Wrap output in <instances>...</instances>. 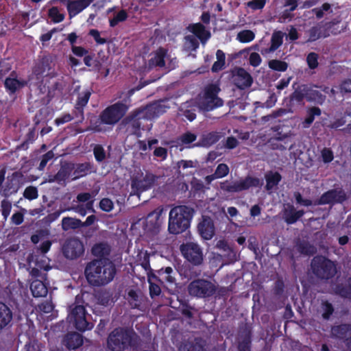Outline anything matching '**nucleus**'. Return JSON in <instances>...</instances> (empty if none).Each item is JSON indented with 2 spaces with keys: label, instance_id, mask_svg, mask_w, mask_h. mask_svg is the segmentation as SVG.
I'll return each instance as SVG.
<instances>
[{
  "label": "nucleus",
  "instance_id": "f257e3e1",
  "mask_svg": "<svg viewBox=\"0 0 351 351\" xmlns=\"http://www.w3.org/2000/svg\"><path fill=\"white\" fill-rule=\"evenodd\" d=\"M117 269L109 258H96L88 263L84 274L88 282L94 287L104 286L114 279Z\"/></svg>",
  "mask_w": 351,
  "mask_h": 351
},
{
  "label": "nucleus",
  "instance_id": "f03ea898",
  "mask_svg": "<svg viewBox=\"0 0 351 351\" xmlns=\"http://www.w3.org/2000/svg\"><path fill=\"white\" fill-rule=\"evenodd\" d=\"M139 337L133 330L125 327L114 328L107 338V348L110 351H125L138 346Z\"/></svg>",
  "mask_w": 351,
  "mask_h": 351
},
{
  "label": "nucleus",
  "instance_id": "7ed1b4c3",
  "mask_svg": "<svg viewBox=\"0 0 351 351\" xmlns=\"http://www.w3.org/2000/svg\"><path fill=\"white\" fill-rule=\"evenodd\" d=\"M194 213L193 208L184 205L171 208L169 215V233L178 234L186 231L190 227Z\"/></svg>",
  "mask_w": 351,
  "mask_h": 351
},
{
  "label": "nucleus",
  "instance_id": "20e7f679",
  "mask_svg": "<svg viewBox=\"0 0 351 351\" xmlns=\"http://www.w3.org/2000/svg\"><path fill=\"white\" fill-rule=\"evenodd\" d=\"M128 110V105L123 101H119L108 106L102 110L93 127L95 132L102 131L101 125H114L117 123Z\"/></svg>",
  "mask_w": 351,
  "mask_h": 351
},
{
  "label": "nucleus",
  "instance_id": "39448f33",
  "mask_svg": "<svg viewBox=\"0 0 351 351\" xmlns=\"http://www.w3.org/2000/svg\"><path fill=\"white\" fill-rule=\"evenodd\" d=\"M221 91L217 84H209L204 89L202 100L199 103V108L206 112L212 111L214 109L221 107L223 101L218 95Z\"/></svg>",
  "mask_w": 351,
  "mask_h": 351
},
{
  "label": "nucleus",
  "instance_id": "423d86ee",
  "mask_svg": "<svg viewBox=\"0 0 351 351\" xmlns=\"http://www.w3.org/2000/svg\"><path fill=\"white\" fill-rule=\"evenodd\" d=\"M311 265L313 274L322 280L331 279L337 273L334 262L322 256L314 257Z\"/></svg>",
  "mask_w": 351,
  "mask_h": 351
},
{
  "label": "nucleus",
  "instance_id": "0eeeda50",
  "mask_svg": "<svg viewBox=\"0 0 351 351\" xmlns=\"http://www.w3.org/2000/svg\"><path fill=\"white\" fill-rule=\"evenodd\" d=\"M23 177L21 172L15 171L8 176L5 181V171H0V195L8 197L16 193L21 186Z\"/></svg>",
  "mask_w": 351,
  "mask_h": 351
},
{
  "label": "nucleus",
  "instance_id": "6e6552de",
  "mask_svg": "<svg viewBox=\"0 0 351 351\" xmlns=\"http://www.w3.org/2000/svg\"><path fill=\"white\" fill-rule=\"evenodd\" d=\"M261 184L258 178L247 176L244 179L230 182L226 180L220 183V188L227 193H239L248 190L251 187H257Z\"/></svg>",
  "mask_w": 351,
  "mask_h": 351
},
{
  "label": "nucleus",
  "instance_id": "1a4fd4ad",
  "mask_svg": "<svg viewBox=\"0 0 351 351\" xmlns=\"http://www.w3.org/2000/svg\"><path fill=\"white\" fill-rule=\"evenodd\" d=\"M187 291L191 296L197 298H206L211 297L215 293L216 287L209 280L196 279L189 284Z\"/></svg>",
  "mask_w": 351,
  "mask_h": 351
},
{
  "label": "nucleus",
  "instance_id": "9d476101",
  "mask_svg": "<svg viewBox=\"0 0 351 351\" xmlns=\"http://www.w3.org/2000/svg\"><path fill=\"white\" fill-rule=\"evenodd\" d=\"M180 251L185 260L194 266L202 265L204 261L203 250L195 242L186 241L180 245Z\"/></svg>",
  "mask_w": 351,
  "mask_h": 351
},
{
  "label": "nucleus",
  "instance_id": "9b49d317",
  "mask_svg": "<svg viewBox=\"0 0 351 351\" xmlns=\"http://www.w3.org/2000/svg\"><path fill=\"white\" fill-rule=\"evenodd\" d=\"M143 121H147V118L143 112L138 109L126 117L123 120L122 123L126 127V132L129 134L134 135L138 138L142 135L141 130H144Z\"/></svg>",
  "mask_w": 351,
  "mask_h": 351
},
{
  "label": "nucleus",
  "instance_id": "f8f14e48",
  "mask_svg": "<svg viewBox=\"0 0 351 351\" xmlns=\"http://www.w3.org/2000/svg\"><path fill=\"white\" fill-rule=\"evenodd\" d=\"M68 319L81 332L91 330L93 327V324L86 319V311L83 305H76L69 314Z\"/></svg>",
  "mask_w": 351,
  "mask_h": 351
},
{
  "label": "nucleus",
  "instance_id": "ddd939ff",
  "mask_svg": "<svg viewBox=\"0 0 351 351\" xmlns=\"http://www.w3.org/2000/svg\"><path fill=\"white\" fill-rule=\"evenodd\" d=\"M152 173L147 172L142 179L133 178L131 182V195H139L141 193L150 189L159 179Z\"/></svg>",
  "mask_w": 351,
  "mask_h": 351
},
{
  "label": "nucleus",
  "instance_id": "4468645a",
  "mask_svg": "<svg viewBox=\"0 0 351 351\" xmlns=\"http://www.w3.org/2000/svg\"><path fill=\"white\" fill-rule=\"evenodd\" d=\"M62 253L65 258L75 260L84 253L83 243L77 238L73 237L65 241L62 246Z\"/></svg>",
  "mask_w": 351,
  "mask_h": 351
},
{
  "label": "nucleus",
  "instance_id": "2eb2a0df",
  "mask_svg": "<svg viewBox=\"0 0 351 351\" xmlns=\"http://www.w3.org/2000/svg\"><path fill=\"white\" fill-rule=\"evenodd\" d=\"M347 199V195L342 189H330L315 200V205L342 204Z\"/></svg>",
  "mask_w": 351,
  "mask_h": 351
},
{
  "label": "nucleus",
  "instance_id": "dca6fc26",
  "mask_svg": "<svg viewBox=\"0 0 351 351\" xmlns=\"http://www.w3.org/2000/svg\"><path fill=\"white\" fill-rule=\"evenodd\" d=\"M16 77V72L15 71H12L9 76L4 78L3 85L5 91L10 96L15 95L18 90L23 88L27 84V81L18 80Z\"/></svg>",
  "mask_w": 351,
  "mask_h": 351
},
{
  "label": "nucleus",
  "instance_id": "f3484780",
  "mask_svg": "<svg viewBox=\"0 0 351 351\" xmlns=\"http://www.w3.org/2000/svg\"><path fill=\"white\" fill-rule=\"evenodd\" d=\"M197 231L204 240L211 239L215 234V226L213 219L208 216L203 215L197 225Z\"/></svg>",
  "mask_w": 351,
  "mask_h": 351
},
{
  "label": "nucleus",
  "instance_id": "a211bd4d",
  "mask_svg": "<svg viewBox=\"0 0 351 351\" xmlns=\"http://www.w3.org/2000/svg\"><path fill=\"white\" fill-rule=\"evenodd\" d=\"M167 108L168 107L162 101H158L147 105L141 110L143 112L147 120H152L166 112Z\"/></svg>",
  "mask_w": 351,
  "mask_h": 351
},
{
  "label": "nucleus",
  "instance_id": "6ab92c4d",
  "mask_svg": "<svg viewBox=\"0 0 351 351\" xmlns=\"http://www.w3.org/2000/svg\"><path fill=\"white\" fill-rule=\"evenodd\" d=\"M162 210L156 209L149 213L146 218V228L154 233L158 232L162 223Z\"/></svg>",
  "mask_w": 351,
  "mask_h": 351
},
{
  "label": "nucleus",
  "instance_id": "aec40b11",
  "mask_svg": "<svg viewBox=\"0 0 351 351\" xmlns=\"http://www.w3.org/2000/svg\"><path fill=\"white\" fill-rule=\"evenodd\" d=\"M13 312L5 303L0 302V333L12 326Z\"/></svg>",
  "mask_w": 351,
  "mask_h": 351
},
{
  "label": "nucleus",
  "instance_id": "412c9836",
  "mask_svg": "<svg viewBox=\"0 0 351 351\" xmlns=\"http://www.w3.org/2000/svg\"><path fill=\"white\" fill-rule=\"evenodd\" d=\"M94 0H69L66 9L70 18H73L88 8Z\"/></svg>",
  "mask_w": 351,
  "mask_h": 351
},
{
  "label": "nucleus",
  "instance_id": "4be33fe9",
  "mask_svg": "<svg viewBox=\"0 0 351 351\" xmlns=\"http://www.w3.org/2000/svg\"><path fill=\"white\" fill-rule=\"evenodd\" d=\"M323 27L325 29L326 32L329 33V35L331 34L336 36L348 29V23H341L339 18H335L332 21L326 23Z\"/></svg>",
  "mask_w": 351,
  "mask_h": 351
},
{
  "label": "nucleus",
  "instance_id": "5701e85b",
  "mask_svg": "<svg viewBox=\"0 0 351 351\" xmlns=\"http://www.w3.org/2000/svg\"><path fill=\"white\" fill-rule=\"evenodd\" d=\"M234 84L240 89H244L252 86L253 79L251 75L243 68H239L234 77Z\"/></svg>",
  "mask_w": 351,
  "mask_h": 351
},
{
  "label": "nucleus",
  "instance_id": "b1692460",
  "mask_svg": "<svg viewBox=\"0 0 351 351\" xmlns=\"http://www.w3.org/2000/svg\"><path fill=\"white\" fill-rule=\"evenodd\" d=\"M317 87L315 85L307 84L306 99L308 102L322 105L325 102L326 97L320 90L315 89V88Z\"/></svg>",
  "mask_w": 351,
  "mask_h": 351
},
{
  "label": "nucleus",
  "instance_id": "393cba45",
  "mask_svg": "<svg viewBox=\"0 0 351 351\" xmlns=\"http://www.w3.org/2000/svg\"><path fill=\"white\" fill-rule=\"evenodd\" d=\"M156 274H153L152 277L162 284L167 283L173 285L176 283V278L173 276V270L171 267L161 268L156 271Z\"/></svg>",
  "mask_w": 351,
  "mask_h": 351
},
{
  "label": "nucleus",
  "instance_id": "a878e982",
  "mask_svg": "<svg viewBox=\"0 0 351 351\" xmlns=\"http://www.w3.org/2000/svg\"><path fill=\"white\" fill-rule=\"evenodd\" d=\"M351 335V324H341L331 328V337L334 339L345 341Z\"/></svg>",
  "mask_w": 351,
  "mask_h": 351
},
{
  "label": "nucleus",
  "instance_id": "bb28decb",
  "mask_svg": "<svg viewBox=\"0 0 351 351\" xmlns=\"http://www.w3.org/2000/svg\"><path fill=\"white\" fill-rule=\"evenodd\" d=\"M269 143L272 149L284 151L286 150L288 147L289 149L293 147L292 145H289L290 139L286 134L281 135L278 134V136L271 138Z\"/></svg>",
  "mask_w": 351,
  "mask_h": 351
},
{
  "label": "nucleus",
  "instance_id": "cd10ccee",
  "mask_svg": "<svg viewBox=\"0 0 351 351\" xmlns=\"http://www.w3.org/2000/svg\"><path fill=\"white\" fill-rule=\"evenodd\" d=\"M304 215L303 210H296L293 205L289 204L283 211V219L287 224L291 225L296 223Z\"/></svg>",
  "mask_w": 351,
  "mask_h": 351
},
{
  "label": "nucleus",
  "instance_id": "c85d7f7f",
  "mask_svg": "<svg viewBox=\"0 0 351 351\" xmlns=\"http://www.w3.org/2000/svg\"><path fill=\"white\" fill-rule=\"evenodd\" d=\"M75 168V164L69 162H64L61 164L60 168L56 174V179H58V184H66V180L69 179Z\"/></svg>",
  "mask_w": 351,
  "mask_h": 351
},
{
  "label": "nucleus",
  "instance_id": "c756f323",
  "mask_svg": "<svg viewBox=\"0 0 351 351\" xmlns=\"http://www.w3.org/2000/svg\"><path fill=\"white\" fill-rule=\"evenodd\" d=\"M283 43V34L280 31L274 32L271 38V45L269 47L261 49L263 55H267L276 51Z\"/></svg>",
  "mask_w": 351,
  "mask_h": 351
},
{
  "label": "nucleus",
  "instance_id": "7c9ffc66",
  "mask_svg": "<svg viewBox=\"0 0 351 351\" xmlns=\"http://www.w3.org/2000/svg\"><path fill=\"white\" fill-rule=\"evenodd\" d=\"M73 171V175L74 176L73 180H77L86 176L91 172H95V169L93 164L89 162H86L75 165V168Z\"/></svg>",
  "mask_w": 351,
  "mask_h": 351
},
{
  "label": "nucleus",
  "instance_id": "2f4dec72",
  "mask_svg": "<svg viewBox=\"0 0 351 351\" xmlns=\"http://www.w3.org/2000/svg\"><path fill=\"white\" fill-rule=\"evenodd\" d=\"M221 135L218 132H210L203 134L199 141L195 144L197 147H208L219 141Z\"/></svg>",
  "mask_w": 351,
  "mask_h": 351
},
{
  "label": "nucleus",
  "instance_id": "473e14b6",
  "mask_svg": "<svg viewBox=\"0 0 351 351\" xmlns=\"http://www.w3.org/2000/svg\"><path fill=\"white\" fill-rule=\"evenodd\" d=\"M190 31L197 37L200 42L204 45L210 37V33L207 31L201 23L192 24L189 27Z\"/></svg>",
  "mask_w": 351,
  "mask_h": 351
},
{
  "label": "nucleus",
  "instance_id": "72a5a7b5",
  "mask_svg": "<svg viewBox=\"0 0 351 351\" xmlns=\"http://www.w3.org/2000/svg\"><path fill=\"white\" fill-rule=\"evenodd\" d=\"M127 300L132 309H142V304L144 301L143 295L139 291L134 289H130L128 292Z\"/></svg>",
  "mask_w": 351,
  "mask_h": 351
},
{
  "label": "nucleus",
  "instance_id": "f704fd0d",
  "mask_svg": "<svg viewBox=\"0 0 351 351\" xmlns=\"http://www.w3.org/2000/svg\"><path fill=\"white\" fill-rule=\"evenodd\" d=\"M167 50L163 47H159L154 53V56L149 60V66L152 68L155 66L163 67L165 65V58L167 56Z\"/></svg>",
  "mask_w": 351,
  "mask_h": 351
},
{
  "label": "nucleus",
  "instance_id": "c9c22d12",
  "mask_svg": "<svg viewBox=\"0 0 351 351\" xmlns=\"http://www.w3.org/2000/svg\"><path fill=\"white\" fill-rule=\"evenodd\" d=\"M241 340L238 343L239 351H251L252 332L250 330L245 328L241 332Z\"/></svg>",
  "mask_w": 351,
  "mask_h": 351
},
{
  "label": "nucleus",
  "instance_id": "e433bc0d",
  "mask_svg": "<svg viewBox=\"0 0 351 351\" xmlns=\"http://www.w3.org/2000/svg\"><path fill=\"white\" fill-rule=\"evenodd\" d=\"M30 290L34 298L45 297L48 293L47 285L40 280H34L31 282Z\"/></svg>",
  "mask_w": 351,
  "mask_h": 351
},
{
  "label": "nucleus",
  "instance_id": "4c0bfd02",
  "mask_svg": "<svg viewBox=\"0 0 351 351\" xmlns=\"http://www.w3.org/2000/svg\"><path fill=\"white\" fill-rule=\"evenodd\" d=\"M110 245L106 243H96L91 249L92 254L98 258H108L107 256L110 255Z\"/></svg>",
  "mask_w": 351,
  "mask_h": 351
},
{
  "label": "nucleus",
  "instance_id": "58836bf2",
  "mask_svg": "<svg viewBox=\"0 0 351 351\" xmlns=\"http://www.w3.org/2000/svg\"><path fill=\"white\" fill-rule=\"evenodd\" d=\"M83 337L77 332H71L66 336V346L70 350H75L82 346Z\"/></svg>",
  "mask_w": 351,
  "mask_h": 351
},
{
  "label": "nucleus",
  "instance_id": "ea45409f",
  "mask_svg": "<svg viewBox=\"0 0 351 351\" xmlns=\"http://www.w3.org/2000/svg\"><path fill=\"white\" fill-rule=\"evenodd\" d=\"M307 84L298 85L294 91L289 96V102L293 105L295 103L300 104L306 99V91Z\"/></svg>",
  "mask_w": 351,
  "mask_h": 351
},
{
  "label": "nucleus",
  "instance_id": "a19ab883",
  "mask_svg": "<svg viewBox=\"0 0 351 351\" xmlns=\"http://www.w3.org/2000/svg\"><path fill=\"white\" fill-rule=\"evenodd\" d=\"M322 27L317 24L316 25L313 26L308 31V42H315L320 38H327L329 36V33L325 32V29L324 28V31H322Z\"/></svg>",
  "mask_w": 351,
  "mask_h": 351
},
{
  "label": "nucleus",
  "instance_id": "79ce46f5",
  "mask_svg": "<svg viewBox=\"0 0 351 351\" xmlns=\"http://www.w3.org/2000/svg\"><path fill=\"white\" fill-rule=\"evenodd\" d=\"M51 61L49 58L47 56L43 57L34 67L33 73L36 76L43 75L47 71L51 69Z\"/></svg>",
  "mask_w": 351,
  "mask_h": 351
},
{
  "label": "nucleus",
  "instance_id": "37998d69",
  "mask_svg": "<svg viewBox=\"0 0 351 351\" xmlns=\"http://www.w3.org/2000/svg\"><path fill=\"white\" fill-rule=\"evenodd\" d=\"M282 180V176L278 171H269L265 175L267 191L272 190L275 186H278Z\"/></svg>",
  "mask_w": 351,
  "mask_h": 351
},
{
  "label": "nucleus",
  "instance_id": "c03bdc74",
  "mask_svg": "<svg viewBox=\"0 0 351 351\" xmlns=\"http://www.w3.org/2000/svg\"><path fill=\"white\" fill-rule=\"evenodd\" d=\"M322 114V110L319 107L313 106L308 108L306 111V116L304 121H302V127L304 128H308L311 126L313 122L315 120V117L316 116H320Z\"/></svg>",
  "mask_w": 351,
  "mask_h": 351
},
{
  "label": "nucleus",
  "instance_id": "a18cd8bd",
  "mask_svg": "<svg viewBox=\"0 0 351 351\" xmlns=\"http://www.w3.org/2000/svg\"><path fill=\"white\" fill-rule=\"evenodd\" d=\"M13 62L10 58L0 57V80H3L6 75L12 71Z\"/></svg>",
  "mask_w": 351,
  "mask_h": 351
},
{
  "label": "nucleus",
  "instance_id": "49530a36",
  "mask_svg": "<svg viewBox=\"0 0 351 351\" xmlns=\"http://www.w3.org/2000/svg\"><path fill=\"white\" fill-rule=\"evenodd\" d=\"M62 226L64 230H75L82 227V221L77 219L64 217L62 220Z\"/></svg>",
  "mask_w": 351,
  "mask_h": 351
},
{
  "label": "nucleus",
  "instance_id": "de8ad7c7",
  "mask_svg": "<svg viewBox=\"0 0 351 351\" xmlns=\"http://www.w3.org/2000/svg\"><path fill=\"white\" fill-rule=\"evenodd\" d=\"M297 249L300 254L306 256H313L316 253V248L305 241L298 243Z\"/></svg>",
  "mask_w": 351,
  "mask_h": 351
},
{
  "label": "nucleus",
  "instance_id": "09e8293b",
  "mask_svg": "<svg viewBox=\"0 0 351 351\" xmlns=\"http://www.w3.org/2000/svg\"><path fill=\"white\" fill-rule=\"evenodd\" d=\"M48 16L53 23H59L64 21L65 14L60 13L56 6H53L48 10Z\"/></svg>",
  "mask_w": 351,
  "mask_h": 351
},
{
  "label": "nucleus",
  "instance_id": "8fccbe9b",
  "mask_svg": "<svg viewBox=\"0 0 351 351\" xmlns=\"http://www.w3.org/2000/svg\"><path fill=\"white\" fill-rule=\"evenodd\" d=\"M335 294L343 298H349L351 297V287L343 284H337L334 288Z\"/></svg>",
  "mask_w": 351,
  "mask_h": 351
},
{
  "label": "nucleus",
  "instance_id": "3c124183",
  "mask_svg": "<svg viewBox=\"0 0 351 351\" xmlns=\"http://www.w3.org/2000/svg\"><path fill=\"white\" fill-rule=\"evenodd\" d=\"M269 68L271 70L285 72L288 68V64L280 60H271L268 62Z\"/></svg>",
  "mask_w": 351,
  "mask_h": 351
},
{
  "label": "nucleus",
  "instance_id": "603ef678",
  "mask_svg": "<svg viewBox=\"0 0 351 351\" xmlns=\"http://www.w3.org/2000/svg\"><path fill=\"white\" fill-rule=\"evenodd\" d=\"M255 38V34L250 29H245L239 32L237 34V40L242 43H247L252 41Z\"/></svg>",
  "mask_w": 351,
  "mask_h": 351
},
{
  "label": "nucleus",
  "instance_id": "864d4df0",
  "mask_svg": "<svg viewBox=\"0 0 351 351\" xmlns=\"http://www.w3.org/2000/svg\"><path fill=\"white\" fill-rule=\"evenodd\" d=\"M93 155L97 162H102L106 158V153L104 147L100 144H95L93 149Z\"/></svg>",
  "mask_w": 351,
  "mask_h": 351
},
{
  "label": "nucleus",
  "instance_id": "5fc2aeb1",
  "mask_svg": "<svg viewBox=\"0 0 351 351\" xmlns=\"http://www.w3.org/2000/svg\"><path fill=\"white\" fill-rule=\"evenodd\" d=\"M321 307L323 311L322 315L323 319L326 320L329 319L335 311L332 304L328 300H324L322 301Z\"/></svg>",
  "mask_w": 351,
  "mask_h": 351
},
{
  "label": "nucleus",
  "instance_id": "6e6d98bb",
  "mask_svg": "<svg viewBox=\"0 0 351 351\" xmlns=\"http://www.w3.org/2000/svg\"><path fill=\"white\" fill-rule=\"evenodd\" d=\"M128 17V13L125 10H120L112 19L109 20V24L111 27H114L120 22H123Z\"/></svg>",
  "mask_w": 351,
  "mask_h": 351
},
{
  "label": "nucleus",
  "instance_id": "4d7b16f0",
  "mask_svg": "<svg viewBox=\"0 0 351 351\" xmlns=\"http://www.w3.org/2000/svg\"><path fill=\"white\" fill-rule=\"evenodd\" d=\"M90 95L91 92L89 90L80 93L78 95L75 105L78 106L79 108H84L87 105Z\"/></svg>",
  "mask_w": 351,
  "mask_h": 351
},
{
  "label": "nucleus",
  "instance_id": "13d9d810",
  "mask_svg": "<svg viewBox=\"0 0 351 351\" xmlns=\"http://www.w3.org/2000/svg\"><path fill=\"white\" fill-rule=\"evenodd\" d=\"M196 139L197 135L195 134L187 131L180 136L178 141L182 145H189L195 141Z\"/></svg>",
  "mask_w": 351,
  "mask_h": 351
},
{
  "label": "nucleus",
  "instance_id": "bf43d9fd",
  "mask_svg": "<svg viewBox=\"0 0 351 351\" xmlns=\"http://www.w3.org/2000/svg\"><path fill=\"white\" fill-rule=\"evenodd\" d=\"M12 210V203L8 199H3L1 202V212L3 219L6 220Z\"/></svg>",
  "mask_w": 351,
  "mask_h": 351
},
{
  "label": "nucleus",
  "instance_id": "052dcab7",
  "mask_svg": "<svg viewBox=\"0 0 351 351\" xmlns=\"http://www.w3.org/2000/svg\"><path fill=\"white\" fill-rule=\"evenodd\" d=\"M23 196L29 200L36 199L38 197L37 188L33 186L26 187L23 192Z\"/></svg>",
  "mask_w": 351,
  "mask_h": 351
},
{
  "label": "nucleus",
  "instance_id": "680f3d73",
  "mask_svg": "<svg viewBox=\"0 0 351 351\" xmlns=\"http://www.w3.org/2000/svg\"><path fill=\"white\" fill-rule=\"evenodd\" d=\"M230 169L225 163H220L217 165L215 173L219 178H222L228 175Z\"/></svg>",
  "mask_w": 351,
  "mask_h": 351
},
{
  "label": "nucleus",
  "instance_id": "e2e57ef3",
  "mask_svg": "<svg viewBox=\"0 0 351 351\" xmlns=\"http://www.w3.org/2000/svg\"><path fill=\"white\" fill-rule=\"evenodd\" d=\"M308 66L311 69H315L318 66V55L315 52H311L306 57Z\"/></svg>",
  "mask_w": 351,
  "mask_h": 351
},
{
  "label": "nucleus",
  "instance_id": "0e129e2a",
  "mask_svg": "<svg viewBox=\"0 0 351 351\" xmlns=\"http://www.w3.org/2000/svg\"><path fill=\"white\" fill-rule=\"evenodd\" d=\"M321 156L324 163H329L334 159V154L330 148L324 147L321 151Z\"/></svg>",
  "mask_w": 351,
  "mask_h": 351
},
{
  "label": "nucleus",
  "instance_id": "69168bd1",
  "mask_svg": "<svg viewBox=\"0 0 351 351\" xmlns=\"http://www.w3.org/2000/svg\"><path fill=\"white\" fill-rule=\"evenodd\" d=\"M99 208L103 211L110 212L114 208V204L110 199L105 197L100 200Z\"/></svg>",
  "mask_w": 351,
  "mask_h": 351
},
{
  "label": "nucleus",
  "instance_id": "338daca9",
  "mask_svg": "<svg viewBox=\"0 0 351 351\" xmlns=\"http://www.w3.org/2000/svg\"><path fill=\"white\" fill-rule=\"evenodd\" d=\"M193 308L188 302L181 303L180 312L186 318L191 319L193 317Z\"/></svg>",
  "mask_w": 351,
  "mask_h": 351
},
{
  "label": "nucleus",
  "instance_id": "774afa93",
  "mask_svg": "<svg viewBox=\"0 0 351 351\" xmlns=\"http://www.w3.org/2000/svg\"><path fill=\"white\" fill-rule=\"evenodd\" d=\"M187 351H206V350L201 340L195 339L194 342L189 344Z\"/></svg>",
  "mask_w": 351,
  "mask_h": 351
}]
</instances>
